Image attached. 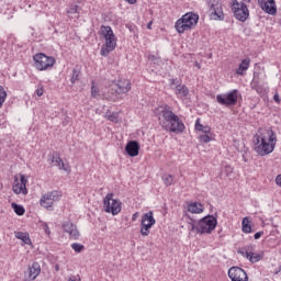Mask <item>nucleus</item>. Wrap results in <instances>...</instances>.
Segmentation results:
<instances>
[{
  "label": "nucleus",
  "mask_w": 281,
  "mask_h": 281,
  "mask_svg": "<svg viewBox=\"0 0 281 281\" xmlns=\"http://www.w3.org/2000/svg\"><path fill=\"white\" fill-rule=\"evenodd\" d=\"M255 151L260 157H267L276 150V145L278 144V135L273 130H265L259 132V134L254 135Z\"/></svg>",
  "instance_id": "1"
},
{
  "label": "nucleus",
  "mask_w": 281,
  "mask_h": 281,
  "mask_svg": "<svg viewBox=\"0 0 281 281\" xmlns=\"http://www.w3.org/2000/svg\"><path fill=\"white\" fill-rule=\"evenodd\" d=\"M159 124L165 131H169V133H183L186 131L183 121L168 105L160 111Z\"/></svg>",
  "instance_id": "2"
},
{
  "label": "nucleus",
  "mask_w": 281,
  "mask_h": 281,
  "mask_svg": "<svg viewBox=\"0 0 281 281\" xmlns=\"http://www.w3.org/2000/svg\"><path fill=\"white\" fill-rule=\"evenodd\" d=\"M101 34L103 38H105V44L101 47L100 54L101 56H109L111 52L117 47V38L113 33V29L111 26H101Z\"/></svg>",
  "instance_id": "3"
},
{
  "label": "nucleus",
  "mask_w": 281,
  "mask_h": 281,
  "mask_svg": "<svg viewBox=\"0 0 281 281\" xmlns=\"http://www.w3.org/2000/svg\"><path fill=\"white\" fill-rule=\"evenodd\" d=\"M196 23H199V14L189 12L176 22L175 27L179 34H183V32L192 30Z\"/></svg>",
  "instance_id": "4"
},
{
  "label": "nucleus",
  "mask_w": 281,
  "mask_h": 281,
  "mask_svg": "<svg viewBox=\"0 0 281 281\" xmlns=\"http://www.w3.org/2000/svg\"><path fill=\"white\" fill-rule=\"evenodd\" d=\"M103 210L106 214H112V216H117L122 212V201L115 199V194L108 193L103 199Z\"/></svg>",
  "instance_id": "5"
},
{
  "label": "nucleus",
  "mask_w": 281,
  "mask_h": 281,
  "mask_svg": "<svg viewBox=\"0 0 281 281\" xmlns=\"http://www.w3.org/2000/svg\"><path fill=\"white\" fill-rule=\"evenodd\" d=\"M206 8L209 16L212 21H225V13L223 12V1L206 0Z\"/></svg>",
  "instance_id": "6"
},
{
  "label": "nucleus",
  "mask_w": 281,
  "mask_h": 281,
  "mask_svg": "<svg viewBox=\"0 0 281 281\" xmlns=\"http://www.w3.org/2000/svg\"><path fill=\"white\" fill-rule=\"evenodd\" d=\"M35 63V69L37 71H47V69H52L54 65H56V58L53 56H47L43 53H37L33 56Z\"/></svg>",
  "instance_id": "7"
},
{
  "label": "nucleus",
  "mask_w": 281,
  "mask_h": 281,
  "mask_svg": "<svg viewBox=\"0 0 281 281\" xmlns=\"http://www.w3.org/2000/svg\"><path fill=\"white\" fill-rule=\"evenodd\" d=\"M239 95L240 92L234 89L229 92L217 94L216 102H218L222 106H236V104L238 103Z\"/></svg>",
  "instance_id": "8"
},
{
  "label": "nucleus",
  "mask_w": 281,
  "mask_h": 281,
  "mask_svg": "<svg viewBox=\"0 0 281 281\" xmlns=\"http://www.w3.org/2000/svg\"><path fill=\"white\" fill-rule=\"evenodd\" d=\"M232 10L234 12L235 19L245 23L249 19V9L245 2H238V0H232Z\"/></svg>",
  "instance_id": "9"
},
{
  "label": "nucleus",
  "mask_w": 281,
  "mask_h": 281,
  "mask_svg": "<svg viewBox=\"0 0 281 281\" xmlns=\"http://www.w3.org/2000/svg\"><path fill=\"white\" fill-rule=\"evenodd\" d=\"M200 235L203 234H212L214 229H216V225H218V220L213 215H207L202 217L199 222Z\"/></svg>",
  "instance_id": "10"
},
{
  "label": "nucleus",
  "mask_w": 281,
  "mask_h": 281,
  "mask_svg": "<svg viewBox=\"0 0 281 281\" xmlns=\"http://www.w3.org/2000/svg\"><path fill=\"white\" fill-rule=\"evenodd\" d=\"M61 198L63 193L60 191H49L42 195L40 205L46 210H49V207H53L55 203H58Z\"/></svg>",
  "instance_id": "11"
},
{
  "label": "nucleus",
  "mask_w": 281,
  "mask_h": 281,
  "mask_svg": "<svg viewBox=\"0 0 281 281\" xmlns=\"http://www.w3.org/2000/svg\"><path fill=\"white\" fill-rule=\"evenodd\" d=\"M155 223H157V221L155 220L153 211H148L147 213L143 214L140 221V234L143 236H149L150 229H153Z\"/></svg>",
  "instance_id": "12"
},
{
  "label": "nucleus",
  "mask_w": 281,
  "mask_h": 281,
  "mask_svg": "<svg viewBox=\"0 0 281 281\" xmlns=\"http://www.w3.org/2000/svg\"><path fill=\"white\" fill-rule=\"evenodd\" d=\"M12 190L14 194H27V177L25 175L20 173L14 176Z\"/></svg>",
  "instance_id": "13"
},
{
  "label": "nucleus",
  "mask_w": 281,
  "mask_h": 281,
  "mask_svg": "<svg viewBox=\"0 0 281 281\" xmlns=\"http://www.w3.org/2000/svg\"><path fill=\"white\" fill-rule=\"evenodd\" d=\"M239 254L244 258H247V260H249V262H252V263L260 262V260H262V258H265V252L263 251H260V252L254 251V246H247V247L243 248L241 250H239Z\"/></svg>",
  "instance_id": "14"
},
{
  "label": "nucleus",
  "mask_w": 281,
  "mask_h": 281,
  "mask_svg": "<svg viewBox=\"0 0 281 281\" xmlns=\"http://www.w3.org/2000/svg\"><path fill=\"white\" fill-rule=\"evenodd\" d=\"M111 91L115 95H122L131 91V81L127 79H121L117 83L111 85Z\"/></svg>",
  "instance_id": "15"
},
{
  "label": "nucleus",
  "mask_w": 281,
  "mask_h": 281,
  "mask_svg": "<svg viewBox=\"0 0 281 281\" xmlns=\"http://www.w3.org/2000/svg\"><path fill=\"white\" fill-rule=\"evenodd\" d=\"M228 278H231L232 281H249L247 272L238 267H232L228 270Z\"/></svg>",
  "instance_id": "16"
},
{
  "label": "nucleus",
  "mask_w": 281,
  "mask_h": 281,
  "mask_svg": "<svg viewBox=\"0 0 281 281\" xmlns=\"http://www.w3.org/2000/svg\"><path fill=\"white\" fill-rule=\"evenodd\" d=\"M258 3L267 14L276 16L278 14V7H276V0H258Z\"/></svg>",
  "instance_id": "17"
},
{
  "label": "nucleus",
  "mask_w": 281,
  "mask_h": 281,
  "mask_svg": "<svg viewBox=\"0 0 281 281\" xmlns=\"http://www.w3.org/2000/svg\"><path fill=\"white\" fill-rule=\"evenodd\" d=\"M63 229L70 236L72 240H78L80 238V232L78 231V226H76L71 222H65L63 224Z\"/></svg>",
  "instance_id": "18"
},
{
  "label": "nucleus",
  "mask_w": 281,
  "mask_h": 281,
  "mask_svg": "<svg viewBox=\"0 0 281 281\" xmlns=\"http://www.w3.org/2000/svg\"><path fill=\"white\" fill-rule=\"evenodd\" d=\"M125 151L130 157H137L139 155V143L130 140L125 146Z\"/></svg>",
  "instance_id": "19"
},
{
  "label": "nucleus",
  "mask_w": 281,
  "mask_h": 281,
  "mask_svg": "<svg viewBox=\"0 0 281 281\" xmlns=\"http://www.w3.org/2000/svg\"><path fill=\"white\" fill-rule=\"evenodd\" d=\"M203 204L198 203V202H188L187 203V211H184V216L186 213L188 214V212L190 214H203Z\"/></svg>",
  "instance_id": "20"
},
{
  "label": "nucleus",
  "mask_w": 281,
  "mask_h": 281,
  "mask_svg": "<svg viewBox=\"0 0 281 281\" xmlns=\"http://www.w3.org/2000/svg\"><path fill=\"white\" fill-rule=\"evenodd\" d=\"M175 93L180 100H187L188 95H190V90L186 85H177Z\"/></svg>",
  "instance_id": "21"
},
{
  "label": "nucleus",
  "mask_w": 281,
  "mask_h": 281,
  "mask_svg": "<svg viewBox=\"0 0 281 281\" xmlns=\"http://www.w3.org/2000/svg\"><path fill=\"white\" fill-rule=\"evenodd\" d=\"M52 164H54V166H56L59 170H64L65 172H71V168L69 167V165H65L59 156H53Z\"/></svg>",
  "instance_id": "22"
},
{
  "label": "nucleus",
  "mask_w": 281,
  "mask_h": 281,
  "mask_svg": "<svg viewBox=\"0 0 281 281\" xmlns=\"http://www.w3.org/2000/svg\"><path fill=\"white\" fill-rule=\"evenodd\" d=\"M40 274H41V265H38L37 262H34L32 267L29 268L27 280L29 281L36 280V278H38Z\"/></svg>",
  "instance_id": "23"
},
{
  "label": "nucleus",
  "mask_w": 281,
  "mask_h": 281,
  "mask_svg": "<svg viewBox=\"0 0 281 281\" xmlns=\"http://www.w3.org/2000/svg\"><path fill=\"white\" fill-rule=\"evenodd\" d=\"M249 65H251V59L249 58L243 59L238 68L235 70V74L237 76H245V71L249 69Z\"/></svg>",
  "instance_id": "24"
},
{
  "label": "nucleus",
  "mask_w": 281,
  "mask_h": 281,
  "mask_svg": "<svg viewBox=\"0 0 281 281\" xmlns=\"http://www.w3.org/2000/svg\"><path fill=\"white\" fill-rule=\"evenodd\" d=\"M186 217L189 218V221H190V222H188L189 232H191L192 234H201V231L199 228V222H198V224H195L196 221L191 218L189 213H186Z\"/></svg>",
  "instance_id": "25"
},
{
  "label": "nucleus",
  "mask_w": 281,
  "mask_h": 281,
  "mask_svg": "<svg viewBox=\"0 0 281 281\" xmlns=\"http://www.w3.org/2000/svg\"><path fill=\"white\" fill-rule=\"evenodd\" d=\"M195 131H200V133H204L206 135H210L212 128L207 125L201 124V119H196V121H195Z\"/></svg>",
  "instance_id": "26"
},
{
  "label": "nucleus",
  "mask_w": 281,
  "mask_h": 281,
  "mask_svg": "<svg viewBox=\"0 0 281 281\" xmlns=\"http://www.w3.org/2000/svg\"><path fill=\"white\" fill-rule=\"evenodd\" d=\"M15 238L22 240L24 245H32V239H30V234L23 232H15Z\"/></svg>",
  "instance_id": "27"
},
{
  "label": "nucleus",
  "mask_w": 281,
  "mask_h": 281,
  "mask_svg": "<svg viewBox=\"0 0 281 281\" xmlns=\"http://www.w3.org/2000/svg\"><path fill=\"white\" fill-rule=\"evenodd\" d=\"M241 232H244V234H251V221L249 220V217L243 218Z\"/></svg>",
  "instance_id": "28"
},
{
  "label": "nucleus",
  "mask_w": 281,
  "mask_h": 281,
  "mask_svg": "<svg viewBox=\"0 0 281 281\" xmlns=\"http://www.w3.org/2000/svg\"><path fill=\"white\" fill-rule=\"evenodd\" d=\"M105 120H109L110 122H114V124H117L120 122V114L116 112L108 111L104 115Z\"/></svg>",
  "instance_id": "29"
},
{
  "label": "nucleus",
  "mask_w": 281,
  "mask_h": 281,
  "mask_svg": "<svg viewBox=\"0 0 281 281\" xmlns=\"http://www.w3.org/2000/svg\"><path fill=\"white\" fill-rule=\"evenodd\" d=\"M91 98H94L95 100H100L102 97L100 95V88L95 86V82L92 81L91 86Z\"/></svg>",
  "instance_id": "30"
},
{
  "label": "nucleus",
  "mask_w": 281,
  "mask_h": 281,
  "mask_svg": "<svg viewBox=\"0 0 281 281\" xmlns=\"http://www.w3.org/2000/svg\"><path fill=\"white\" fill-rule=\"evenodd\" d=\"M162 181L167 187L172 186V183H175V176L165 173L162 175Z\"/></svg>",
  "instance_id": "31"
},
{
  "label": "nucleus",
  "mask_w": 281,
  "mask_h": 281,
  "mask_svg": "<svg viewBox=\"0 0 281 281\" xmlns=\"http://www.w3.org/2000/svg\"><path fill=\"white\" fill-rule=\"evenodd\" d=\"M11 205L18 216H23V214H25V207H23L22 205H19L16 203H12Z\"/></svg>",
  "instance_id": "32"
},
{
  "label": "nucleus",
  "mask_w": 281,
  "mask_h": 281,
  "mask_svg": "<svg viewBox=\"0 0 281 281\" xmlns=\"http://www.w3.org/2000/svg\"><path fill=\"white\" fill-rule=\"evenodd\" d=\"M8 98V92H5V89H3V86H0V109L3 106V103L5 102Z\"/></svg>",
  "instance_id": "33"
},
{
  "label": "nucleus",
  "mask_w": 281,
  "mask_h": 281,
  "mask_svg": "<svg viewBox=\"0 0 281 281\" xmlns=\"http://www.w3.org/2000/svg\"><path fill=\"white\" fill-rule=\"evenodd\" d=\"M71 249H74V251H76V254H82V251H85V245L74 243V244H71Z\"/></svg>",
  "instance_id": "34"
},
{
  "label": "nucleus",
  "mask_w": 281,
  "mask_h": 281,
  "mask_svg": "<svg viewBox=\"0 0 281 281\" xmlns=\"http://www.w3.org/2000/svg\"><path fill=\"white\" fill-rule=\"evenodd\" d=\"M68 14H80V8L78 5H71L69 9H68Z\"/></svg>",
  "instance_id": "35"
},
{
  "label": "nucleus",
  "mask_w": 281,
  "mask_h": 281,
  "mask_svg": "<svg viewBox=\"0 0 281 281\" xmlns=\"http://www.w3.org/2000/svg\"><path fill=\"white\" fill-rule=\"evenodd\" d=\"M200 142H203V144H210V142H212V136L209 134L201 135Z\"/></svg>",
  "instance_id": "36"
},
{
  "label": "nucleus",
  "mask_w": 281,
  "mask_h": 281,
  "mask_svg": "<svg viewBox=\"0 0 281 281\" xmlns=\"http://www.w3.org/2000/svg\"><path fill=\"white\" fill-rule=\"evenodd\" d=\"M36 95L38 98H41V95H43V93H45V89H43V86H41L40 88L36 89L35 91Z\"/></svg>",
  "instance_id": "37"
},
{
  "label": "nucleus",
  "mask_w": 281,
  "mask_h": 281,
  "mask_svg": "<svg viewBox=\"0 0 281 281\" xmlns=\"http://www.w3.org/2000/svg\"><path fill=\"white\" fill-rule=\"evenodd\" d=\"M276 183L281 188V173L277 176Z\"/></svg>",
  "instance_id": "38"
},
{
  "label": "nucleus",
  "mask_w": 281,
  "mask_h": 281,
  "mask_svg": "<svg viewBox=\"0 0 281 281\" xmlns=\"http://www.w3.org/2000/svg\"><path fill=\"white\" fill-rule=\"evenodd\" d=\"M137 218H139V213H138V212H136V213H134V214L132 215V221H133V222L137 221Z\"/></svg>",
  "instance_id": "39"
},
{
  "label": "nucleus",
  "mask_w": 281,
  "mask_h": 281,
  "mask_svg": "<svg viewBox=\"0 0 281 281\" xmlns=\"http://www.w3.org/2000/svg\"><path fill=\"white\" fill-rule=\"evenodd\" d=\"M262 234H265V232H258V233H256V234H255V240H258V239L262 236Z\"/></svg>",
  "instance_id": "40"
},
{
  "label": "nucleus",
  "mask_w": 281,
  "mask_h": 281,
  "mask_svg": "<svg viewBox=\"0 0 281 281\" xmlns=\"http://www.w3.org/2000/svg\"><path fill=\"white\" fill-rule=\"evenodd\" d=\"M251 89H254L255 91H260V89L258 88V85L256 83H251Z\"/></svg>",
  "instance_id": "41"
},
{
  "label": "nucleus",
  "mask_w": 281,
  "mask_h": 281,
  "mask_svg": "<svg viewBox=\"0 0 281 281\" xmlns=\"http://www.w3.org/2000/svg\"><path fill=\"white\" fill-rule=\"evenodd\" d=\"M127 1V3H130L131 5H135V3H137V0H125Z\"/></svg>",
  "instance_id": "42"
},
{
  "label": "nucleus",
  "mask_w": 281,
  "mask_h": 281,
  "mask_svg": "<svg viewBox=\"0 0 281 281\" xmlns=\"http://www.w3.org/2000/svg\"><path fill=\"white\" fill-rule=\"evenodd\" d=\"M273 100H274V102H280V95L274 94Z\"/></svg>",
  "instance_id": "43"
},
{
  "label": "nucleus",
  "mask_w": 281,
  "mask_h": 281,
  "mask_svg": "<svg viewBox=\"0 0 281 281\" xmlns=\"http://www.w3.org/2000/svg\"><path fill=\"white\" fill-rule=\"evenodd\" d=\"M147 30H153V21L148 22Z\"/></svg>",
  "instance_id": "44"
},
{
  "label": "nucleus",
  "mask_w": 281,
  "mask_h": 281,
  "mask_svg": "<svg viewBox=\"0 0 281 281\" xmlns=\"http://www.w3.org/2000/svg\"><path fill=\"white\" fill-rule=\"evenodd\" d=\"M68 281H80V279H78L76 277H70Z\"/></svg>",
  "instance_id": "45"
},
{
  "label": "nucleus",
  "mask_w": 281,
  "mask_h": 281,
  "mask_svg": "<svg viewBox=\"0 0 281 281\" xmlns=\"http://www.w3.org/2000/svg\"><path fill=\"white\" fill-rule=\"evenodd\" d=\"M171 85H176V87H177V85H179V83L177 82V79H172Z\"/></svg>",
  "instance_id": "46"
},
{
  "label": "nucleus",
  "mask_w": 281,
  "mask_h": 281,
  "mask_svg": "<svg viewBox=\"0 0 281 281\" xmlns=\"http://www.w3.org/2000/svg\"><path fill=\"white\" fill-rule=\"evenodd\" d=\"M241 1L245 4V3H249L251 0H241Z\"/></svg>",
  "instance_id": "47"
},
{
  "label": "nucleus",
  "mask_w": 281,
  "mask_h": 281,
  "mask_svg": "<svg viewBox=\"0 0 281 281\" xmlns=\"http://www.w3.org/2000/svg\"><path fill=\"white\" fill-rule=\"evenodd\" d=\"M195 67H198V69H201V65L199 63H195Z\"/></svg>",
  "instance_id": "48"
},
{
  "label": "nucleus",
  "mask_w": 281,
  "mask_h": 281,
  "mask_svg": "<svg viewBox=\"0 0 281 281\" xmlns=\"http://www.w3.org/2000/svg\"><path fill=\"white\" fill-rule=\"evenodd\" d=\"M71 82L72 83L76 82V78L75 77L71 78Z\"/></svg>",
  "instance_id": "49"
}]
</instances>
